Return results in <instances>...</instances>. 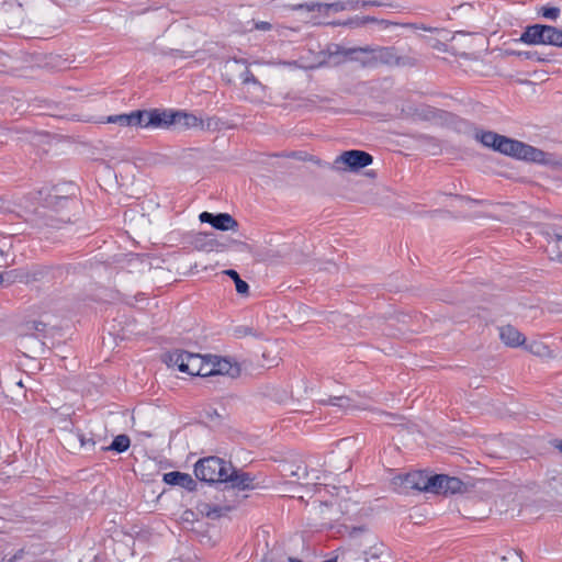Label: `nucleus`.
Masks as SVG:
<instances>
[{"instance_id":"1","label":"nucleus","mask_w":562,"mask_h":562,"mask_svg":"<svg viewBox=\"0 0 562 562\" xmlns=\"http://www.w3.org/2000/svg\"><path fill=\"white\" fill-rule=\"evenodd\" d=\"M475 136L484 146L491 147L504 155L531 162L542 164L546 161V154L541 149L532 147L520 140L490 131L476 133Z\"/></svg>"},{"instance_id":"2","label":"nucleus","mask_w":562,"mask_h":562,"mask_svg":"<svg viewBox=\"0 0 562 562\" xmlns=\"http://www.w3.org/2000/svg\"><path fill=\"white\" fill-rule=\"evenodd\" d=\"M164 361L168 367H176L180 372L194 376L201 373L204 356L183 350H175L166 355Z\"/></svg>"},{"instance_id":"3","label":"nucleus","mask_w":562,"mask_h":562,"mask_svg":"<svg viewBox=\"0 0 562 562\" xmlns=\"http://www.w3.org/2000/svg\"><path fill=\"white\" fill-rule=\"evenodd\" d=\"M231 470V463L217 457H209L196 462L194 467L195 476L204 482L223 483L226 471Z\"/></svg>"},{"instance_id":"4","label":"nucleus","mask_w":562,"mask_h":562,"mask_svg":"<svg viewBox=\"0 0 562 562\" xmlns=\"http://www.w3.org/2000/svg\"><path fill=\"white\" fill-rule=\"evenodd\" d=\"M373 158L370 154L362 150H347L339 155L335 161L334 166L336 169H346L350 170H359L371 165Z\"/></svg>"},{"instance_id":"5","label":"nucleus","mask_w":562,"mask_h":562,"mask_svg":"<svg viewBox=\"0 0 562 562\" xmlns=\"http://www.w3.org/2000/svg\"><path fill=\"white\" fill-rule=\"evenodd\" d=\"M143 128H168L173 125V110H142Z\"/></svg>"},{"instance_id":"6","label":"nucleus","mask_w":562,"mask_h":562,"mask_svg":"<svg viewBox=\"0 0 562 562\" xmlns=\"http://www.w3.org/2000/svg\"><path fill=\"white\" fill-rule=\"evenodd\" d=\"M331 56H336L338 54L344 57L360 63L364 67H373L372 59V47H353V48H341L337 45H334L333 48L329 49Z\"/></svg>"},{"instance_id":"7","label":"nucleus","mask_w":562,"mask_h":562,"mask_svg":"<svg viewBox=\"0 0 562 562\" xmlns=\"http://www.w3.org/2000/svg\"><path fill=\"white\" fill-rule=\"evenodd\" d=\"M428 476L423 472L416 471L402 476L394 477L393 484L395 488L401 493H407L409 490H416L418 492H425L424 485H426Z\"/></svg>"},{"instance_id":"8","label":"nucleus","mask_w":562,"mask_h":562,"mask_svg":"<svg viewBox=\"0 0 562 562\" xmlns=\"http://www.w3.org/2000/svg\"><path fill=\"white\" fill-rule=\"evenodd\" d=\"M173 126L181 131L190 128L210 130L212 126V119L204 121L193 113L186 111H173Z\"/></svg>"},{"instance_id":"9","label":"nucleus","mask_w":562,"mask_h":562,"mask_svg":"<svg viewBox=\"0 0 562 562\" xmlns=\"http://www.w3.org/2000/svg\"><path fill=\"white\" fill-rule=\"evenodd\" d=\"M199 218L202 223H209L220 231H235L238 227L236 220L228 213H218L215 215L210 212H202Z\"/></svg>"},{"instance_id":"10","label":"nucleus","mask_w":562,"mask_h":562,"mask_svg":"<svg viewBox=\"0 0 562 562\" xmlns=\"http://www.w3.org/2000/svg\"><path fill=\"white\" fill-rule=\"evenodd\" d=\"M223 483H227L233 488L250 490L254 488V479L249 473L236 470L231 465V470L226 471Z\"/></svg>"},{"instance_id":"11","label":"nucleus","mask_w":562,"mask_h":562,"mask_svg":"<svg viewBox=\"0 0 562 562\" xmlns=\"http://www.w3.org/2000/svg\"><path fill=\"white\" fill-rule=\"evenodd\" d=\"M360 546H369V550L367 549H363L362 550V557L364 559V561H370V560H376L379 559L382 553H383V550H384V546L383 543H381L378 538L375 537V535L373 533H367L364 535L361 539H360V542H359Z\"/></svg>"},{"instance_id":"12","label":"nucleus","mask_w":562,"mask_h":562,"mask_svg":"<svg viewBox=\"0 0 562 562\" xmlns=\"http://www.w3.org/2000/svg\"><path fill=\"white\" fill-rule=\"evenodd\" d=\"M294 10H306L308 12H318L321 14H328L330 11L339 12L347 9V4L342 2L334 3H322V2H308L301 3L293 7Z\"/></svg>"},{"instance_id":"13","label":"nucleus","mask_w":562,"mask_h":562,"mask_svg":"<svg viewBox=\"0 0 562 562\" xmlns=\"http://www.w3.org/2000/svg\"><path fill=\"white\" fill-rule=\"evenodd\" d=\"M142 117H143L142 110H136L131 113L110 115V116H108L106 122L117 124L120 126L143 127V119Z\"/></svg>"},{"instance_id":"14","label":"nucleus","mask_w":562,"mask_h":562,"mask_svg":"<svg viewBox=\"0 0 562 562\" xmlns=\"http://www.w3.org/2000/svg\"><path fill=\"white\" fill-rule=\"evenodd\" d=\"M374 66L378 64L400 65L401 58L396 55L393 47H375L372 48V59Z\"/></svg>"},{"instance_id":"15","label":"nucleus","mask_w":562,"mask_h":562,"mask_svg":"<svg viewBox=\"0 0 562 562\" xmlns=\"http://www.w3.org/2000/svg\"><path fill=\"white\" fill-rule=\"evenodd\" d=\"M546 25L535 24L528 26L521 34L520 41L530 45H544Z\"/></svg>"},{"instance_id":"16","label":"nucleus","mask_w":562,"mask_h":562,"mask_svg":"<svg viewBox=\"0 0 562 562\" xmlns=\"http://www.w3.org/2000/svg\"><path fill=\"white\" fill-rule=\"evenodd\" d=\"M214 375H228L236 378L240 373V368L237 363L231 362L228 359L214 356Z\"/></svg>"},{"instance_id":"17","label":"nucleus","mask_w":562,"mask_h":562,"mask_svg":"<svg viewBox=\"0 0 562 562\" xmlns=\"http://www.w3.org/2000/svg\"><path fill=\"white\" fill-rule=\"evenodd\" d=\"M164 481L170 485L184 487L188 491H193L196 485L195 481L191 477L190 474L176 471L166 473L164 475Z\"/></svg>"},{"instance_id":"18","label":"nucleus","mask_w":562,"mask_h":562,"mask_svg":"<svg viewBox=\"0 0 562 562\" xmlns=\"http://www.w3.org/2000/svg\"><path fill=\"white\" fill-rule=\"evenodd\" d=\"M499 338L509 347H518L524 342L522 334L510 325L499 328Z\"/></svg>"},{"instance_id":"19","label":"nucleus","mask_w":562,"mask_h":562,"mask_svg":"<svg viewBox=\"0 0 562 562\" xmlns=\"http://www.w3.org/2000/svg\"><path fill=\"white\" fill-rule=\"evenodd\" d=\"M240 80L244 85L252 88L254 92L256 93V99L260 100L262 98L265 87L257 80V78L248 68H245V70L240 74Z\"/></svg>"},{"instance_id":"20","label":"nucleus","mask_w":562,"mask_h":562,"mask_svg":"<svg viewBox=\"0 0 562 562\" xmlns=\"http://www.w3.org/2000/svg\"><path fill=\"white\" fill-rule=\"evenodd\" d=\"M445 484H446V475L437 474V475L428 476V480H426V485H424L423 487H424L425 492L445 495Z\"/></svg>"},{"instance_id":"21","label":"nucleus","mask_w":562,"mask_h":562,"mask_svg":"<svg viewBox=\"0 0 562 562\" xmlns=\"http://www.w3.org/2000/svg\"><path fill=\"white\" fill-rule=\"evenodd\" d=\"M544 45L562 47V29L546 25Z\"/></svg>"},{"instance_id":"22","label":"nucleus","mask_w":562,"mask_h":562,"mask_svg":"<svg viewBox=\"0 0 562 562\" xmlns=\"http://www.w3.org/2000/svg\"><path fill=\"white\" fill-rule=\"evenodd\" d=\"M369 533L368 531H364L363 529L361 528H358V529H353L351 532H350V547H351V550L356 553V554H361L362 555V550L363 549H367L369 550V546H360L359 542H360V539L364 536Z\"/></svg>"},{"instance_id":"23","label":"nucleus","mask_w":562,"mask_h":562,"mask_svg":"<svg viewBox=\"0 0 562 562\" xmlns=\"http://www.w3.org/2000/svg\"><path fill=\"white\" fill-rule=\"evenodd\" d=\"M321 403L337 406L346 411L356 408V405L352 404V401L348 396H330L327 400H321Z\"/></svg>"},{"instance_id":"24","label":"nucleus","mask_w":562,"mask_h":562,"mask_svg":"<svg viewBox=\"0 0 562 562\" xmlns=\"http://www.w3.org/2000/svg\"><path fill=\"white\" fill-rule=\"evenodd\" d=\"M8 277L11 279L12 282L20 283H30L36 280L35 273H32L31 271L25 269L12 270L8 273Z\"/></svg>"},{"instance_id":"25","label":"nucleus","mask_w":562,"mask_h":562,"mask_svg":"<svg viewBox=\"0 0 562 562\" xmlns=\"http://www.w3.org/2000/svg\"><path fill=\"white\" fill-rule=\"evenodd\" d=\"M130 443V438L126 435H119L113 439L111 446L105 449L114 450L116 452H124L128 449Z\"/></svg>"},{"instance_id":"26","label":"nucleus","mask_w":562,"mask_h":562,"mask_svg":"<svg viewBox=\"0 0 562 562\" xmlns=\"http://www.w3.org/2000/svg\"><path fill=\"white\" fill-rule=\"evenodd\" d=\"M463 488V483L458 477L446 475L445 495L460 493Z\"/></svg>"},{"instance_id":"27","label":"nucleus","mask_w":562,"mask_h":562,"mask_svg":"<svg viewBox=\"0 0 562 562\" xmlns=\"http://www.w3.org/2000/svg\"><path fill=\"white\" fill-rule=\"evenodd\" d=\"M195 241L199 247L209 251L218 246V243L210 234H200Z\"/></svg>"},{"instance_id":"28","label":"nucleus","mask_w":562,"mask_h":562,"mask_svg":"<svg viewBox=\"0 0 562 562\" xmlns=\"http://www.w3.org/2000/svg\"><path fill=\"white\" fill-rule=\"evenodd\" d=\"M225 273L234 280L235 285H236V291L239 294H246L248 292L249 285L247 284L246 281H244L239 278V274L235 270H232V269L226 270Z\"/></svg>"},{"instance_id":"29","label":"nucleus","mask_w":562,"mask_h":562,"mask_svg":"<svg viewBox=\"0 0 562 562\" xmlns=\"http://www.w3.org/2000/svg\"><path fill=\"white\" fill-rule=\"evenodd\" d=\"M214 356H204V363H202L201 373L199 376L214 375Z\"/></svg>"},{"instance_id":"30","label":"nucleus","mask_w":562,"mask_h":562,"mask_svg":"<svg viewBox=\"0 0 562 562\" xmlns=\"http://www.w3.org/2000/svg\"><path fill=\"white\" fill-rule=\"evenodd\" d=\"M499 562H524V561L517 551L510 550V551H507V553L501 558Z\"/></svg>"},{"instance_id":"31","label":"nucleus","mask_w":562,"mask_h":562,"mask_svg":"<svg viewBox=\"0 0 562 562\" xmlns=\"http://www.w3.org/2000/svg\"><path fill=\"white\" fill-rule=\"evenodd\" d=\"M202 512H205V515L210 518H217L222 515V509L216 506L211 508L209 505H204Z\"/></svg>"},{"instance_id":"32","label":"nucleus","mask_w":562,"mask_h":562,"mask_svg":"<svg viewBox=\"0 0 562 562\" xmlns=\"http://www.w3.org/2000/svg\"><path fill=\"white\" fill-rule=\"evenodd\" d=\"M76 437L79 440L81 447H93L95 443L92 438L86 437V435L82 432H78Z\"/></svg>"},{"instance_id":"33","label":"nucleus","mask_w":562,"mask_h":562,"mask_svg":"<svg viewBox=\"0 0 562 562\" xmlns=\"http://www.w3.org/2000/svg\"><path fill=\"white\" fill-rule=\"evenodd\" d=\"M560 10L558 8H544L542 15L550 20H555L559 16Z\"/></svg>"},{"instance_id":"34","label":"nucleus","mask_w":562,"mask_h":562,"mask_svg":"<svg viewBox=\"0 0 562 562\" xmlns=\"http://www.w3.org/2000/svg\"><path fill=\"white\" fill-rule=\"evenodd\" d=\"M290 476L302 479L307 476L306 468L297 465L295 470H291Z\"/></svg>"},{"instance_id":"35","label":"nucleus","mask_w":562,"mask_h":562,"mask_svg":"<svg viewBox=\"0 0 562 562\" xmlns=\"http://www.w3.org/2000/svg\"><path fill=\"white\" fill-rule=\"evenodd\" d=\"M527 348L532 353H536V355H539V356L543 355L542 351L546 349V347L542 344H539V342H532V344L528 345Z\"/></svg>"},{"instance_id":"36","label":"nucleus","mask_w":562,"mask_h":562,"mask_svg":"<svg viewBox=\"0 0 562 562\" xmlns=\"http://www.w3.org/2000/svg\"><path fill=\"white\" fill-rule=\"evenodd\" d=\"M255 29L259 31H270L272 25L269 22L260 21L255 24Z\"/></svg>"},{"instance_id":"37","label":"nucleus","mask_w":562,"mask_h":562,"mask_svg":"<svg viewBox=\"0 0 562 562\" xmlns=\"http://www.w3.org/2000/svg\"><path fill=\"white\" fill-rule=\"evenodd\" d=\"M525 56L526 58L528 59H535V60H538V61H544L546 59L540 57L539 54L537 52H533V53H525Z\"/></svg>"},{"instance_id":"38","label":"nucleus","mask_w":562,"mask_h":562,"mask_svg":"<svg viewBox=\"0 0 562 562\" xmlns=\"http://www.w3.org/2000/svg\"><path fill=\"white\" fill-rule=\"evenodd\" d=\"M48 199H49V200H47V202H46V203H47V205H55V204H57L58 202H63V201H65V199H61V198H59V196H57V195H53V196H52V195H49V198H48Z\"/></svg>"},{"instance_id":"39","label":"nucleus","mask_w":562,"mask_h":562,"mask_svg":"<svg viewBox=\"0 0 562 562\" xmlns=\"http://www.w3.org/2000/svg\"><path fill=\"white\" fill-rule=\"evenodd\" d=\"M554 447L562 453V440L555 441Z\"/></svg>"},{"instance_id":"40","label":"nucleus","mask_w":562,"mask_h":562,"mask_svg":"<svg viewBox=\"0 0 562 562\" xmlns=\"http://www.w3.org/2000/svg\"><path fill=\"white\" fill-rule=\"evenodd\" d=\"M557 244L559 248H562V235L557 236Z\"/></svg>"},{"instance_id":"41","label":"nucleus","mask_w":562,"mask_h":562,"mask_svg":"<svg viewBox=\"0 0 562 562\" xmlns=\"http://www.w3.org/2000/svg\"><path fill=\"white\" fill-rule=\"evenodd\" d=\"M18 385L22 387V386H23L22 381H19V382H18Z\"/></svg>"},{"instance_id":"42","label":"nucleus","mask_w":562,"mask_h":562,"mask_svg":"<svg viewBox=\"0 0 562 562\" xmlns=\"http://www.w3.org/2000/svg\"><path fill=\"white\" fill-rule=\"evenodd\" d=\"M2 281H3V277H2V274H0V284L2 283Z\"/></svg>"},{"instance_id":"43","label":"nucleus","mask_w":562,"mask_h":562,"mask_svg":"<svg viewBox=\"0 0 562 562\" xmlns=\"http://www.w3.org/2000/svg\"><path fill=\"white\" fill-rule=\"evenodd\" d=\"M560 260L562 261V256L560 257Z\"/></svg>"}]
</instances>
